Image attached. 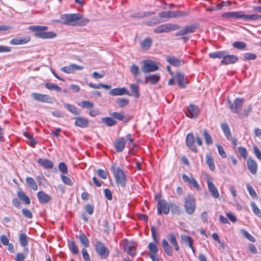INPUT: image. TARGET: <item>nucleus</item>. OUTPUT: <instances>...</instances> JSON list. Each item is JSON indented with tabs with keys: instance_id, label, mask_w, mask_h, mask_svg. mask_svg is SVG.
<instances>
[{
	"instance_id": "1",
	"label": "nucleus",
	"mask_w": 261,
	"mask_h": 261,
	"mask_svg": "<svg viewBox=\"0 0 261 261\" xmlns=\"http://www.w3.org/2000/svg\"><path fill=\"white\" fill-rule=\"evenodd\" d=\"M60 18L61 20H56L54 21L67 25L84 26L86 25L89 21L87 18L83 17L79 13L63 14L61 15Z\"/></svg>"
},
{
	"instance_id": "2",
	"label": "nucleus",
	"mask_w": 261,
	"mask_h": 261,
	"mask_svg": "<svg viewBox=\"0 0 261 261\" xmlns=\"http://www.w3.org/2000/svg\"><path fill=\"white\" fill-rule=\"evenodd\" d=\"M28 29L34 32V36L38 38L43 39H52L56 37L57 34L53 32H45L48 30L47 26L31 25Z\"/></svg>"
},
{
	"instance_id": "3",
	"label": "nucleus",
	"mask_w": 261,
	"mask_h": 261,
	"mask_svg": "<svg viewBox=\"0 0 261 261\" xmlns=\"http://www.w3.org/2000/svg\"><path fill=\"white\" fill-rule=\"evenodd\" d=\"M151 232L154 243H150L148 245V248L149 250V256L153 261H160L156 255L158 252V248L156 246V244L158 243V234L156 228L155 226L153 225L151 226Z\"/></svg>"
},
{
	"instance_id": "4",
	"label": "nucleus",
	"mask_w": 261,
	"mask_h": 261,
	"mask_svg": "<svg viewBox=\"0 0 261 261\" xmlns=\"http://www.w3.org/2000/svg\"><path fill=\"white\" fill-rule=\"evenodd\" d=\"M112 169L117 184L124 187L126 185V176L123 171L119 168L115 169L114 166L112 167Z\"/></svg>"
},
{
	"instance_id": "5",
	"label": "nucleus",
	"mask_w": 261,
	"mask_h": 261,
	"mask_svg": "<svg viewBox=\"0 0 261 261\" xmlns=\"http://www.w3.org/2000/svg\"><path fill=\"white\" fill-rule=\"evenodd\" d=\"M94 246L96 252L101 259H106L108 258L110 254V251L102 242L99 241H97Z\"/></svg>"
},
{
	"instance_id": "6",
	"label": "nucleus",
	"mask_w": 261,
	"mask_h": 261,
	"mask_svg": "<svg viewBox=\"0 0 261 261\" xmlns=\"http://www.w3.org/2000/svg\"><path fill=\"white\" fill-rule=\"evenodd\" d=\"M179 26L175 24L166 23L156 27L153 30L154 33H168L179 29Z\"/></svg>"
},
{
	"instance_id": "7",
	"label": "nucleus",
	"mask_w": 261,
	"mask_h": 261,
	"mask_svg": "<svg viewBox=\"0 0 261 261\" xmlns=\"http://www.w3.org/2000/svg\"><path fill=\"white\" fill-rule=\"evenodd\" d=\"M185 208L187 214L191 215L194 213L195 208V201L194 197L189 195L186 196L185 199Z\"/></svg>"
},
{
	"instance_id": "8",
	"label": "nucleus",
	"mask_w": 261,
	"mask_h": 261,
	"mask_svg": "<svg viewBox=\"0 0 261 261\" xmlns=\"http://www.w3.org/2000/svg\"><path fill=\"white\" fill-rule=\"evenodd\" d=\"M245 102L242 98H236L233 103L229 100L228 101V107L232 113H238L240 112L242 107Z\"/></svg>"
},
{
	"instance_id": "9",
	"label": "nucleus",
	"mask_w": 261,
	"mask_h": 261,
	"mask_svg": "<svg viewBox=\"0 0 261 261\" xmlns=\"http://www.w3.org/2000/svg\"><path fill=\"white\" fill-rule=\"evenodd\" d=\"M159 19L156 17H153L150 20L145 22L146 25H152L156 24L162 22L166 21L169 19L167 11H162L158 14Z\"/></svg>"
},
{
	"instance_id": "10",
	"label": "nucleus",
	"mask_w": 261,
	"mask_h": 261,
	"mask_svg": "<svg viewBox=\"0 0 261 261\" xmlns=\"http://www.w3.org/2000/svg\"><path fill=\"white\" fill-rule=\"evenodd\" d=\"M136 243L133 241L124 240L123 241V247L124 250L126 253L134 257L136 254Z\"/></svg>"
},
{
	"instance_id": "11",
	"label": "nucleus",
	"mask_w": 261,
	"mask_h": 261,
	"mask_svg": "<svg viewBox=\"0 0 261 261\" xmlns=\"http://www.w3.org/2000/svg\"><path fill=\"white\" fill-rule=\"evenodd\" d=\"M31 96L35 100L41 102L52 103L54 101V98L47 94L32 93Z\"/></svg>"
},
{
	"instance_id": "12",
	"label": "nucleus",
	"mask_w": 261,
	"mask_h": 261,
	"mask_svg": "<svg viewBox=\"0 0 261 261\" xmlns=\"http://www.w3.org/2000/svg\"><path fill=\"white\" fill-rule=\"evenodd\" d=\"M170 204H168L165 200H159L157 204L158 214L161 215L163 213L165 215H167L170 211Z\"/></svg>"
},
{
	"instance_id": "13",
	"label": "nucleus",
	"mask_w": 261,
	"mask_h": 261,
	"mask_svg": "<svg viewBox=\"0 0 261 261\" xmlns=\"http://www.w3.org/2000/svg\"><path fill=\"white\" fill-rule=\"evenodd\" d=\"M182 178L184 182L188 183L189 185L195 188L197 191L201 190L199 185L193 176L189 177L186 174H182Z\"/></svg>"
},
{
	"instance_id": "14",
	"label": "nucleus",
	"mask_w": 261,
	"mask_h": 261,
	"mask_svg": "<svg viewBox=\"0 0 261 261\" xmlns=\"http://www.w3.org/2000/svg\"><path fill=\"white\" fill-rule=\"evenodd\" d=\"M31 37L30 36H25L22 37H16L11 39L10 43L11 45H18L25 44L29 42L31 40Z\"/></svg>"
},
{
	"instance_id": "15",
	"label": "nucleus",
	"mask_w": 261,
	"mask_h": 261,
	"mask_svg": "<svg viewBox=\"0 0 261 261\" xmlns=\"http://www.w3.org/2000/svg\"><path fill=\"white\" fill-rule=\"evenodd\" d=\"M200 110L199 108L194 105H190L187 109L186 115L191 118H196L197 117Z\"/></svg>"
},
{
	"instance_id": "16",
	"label": "nucleus",
	"mask_w": 261,
	"mask_h": 261,
	"mask_svg": "<svg viewBox=\"0 0 261 261\" xmlns=\"http://www.w3.org/2000/svg\"><path fill=\"white\" fill-rule=\"evenodd\" d=\"M186 142L187 146L190 149L195 153L197 152V147L194 144L195 139L193 134L189 133L187 135Z\"/></svg>"
},
{
	"instance_id": "17",
	"label": "nucleus",
	"mask_w": 261,
	"mask_h": 261,
	"mask_svg": "<svg viewBox=\"0 0 261 261\" xmlns=\"http://www.w3.org/2000/svg\"><path fill=\"white\" fill-rule=\"evenodd\" d=\"M247 166L249 171L253 175H255L257 171V164L251 157L247 161Z\"/></svg>"
},
{
	"instance_id": "18",
	"label": "nucleus",
	"mask_w": 261,
	"mask_h": 261,
	"mask_svg": "<svg viewBox=\"0 0 261 261\" xmlns=\"http://www.w3.org/2000/svg\"><path fill=\"white\" fill-rule=\"evenodd\" d=\"M238 61V57L233 55H228L226 51L223 59L221 63L223 64H232L236 63Z\"/></svg>"
},
{
	"instance_id": "19",
	"label": "nucleus",
	"mask_w": 261,
	"mask_h": 261,
	"mask_svg": "<svg viewBox=\"0 0 261 261\" xmlns=\"http://www.w3.org/2000/svg\"><path fill=\"white\" fill-rule=\"evenodd\" d=\"M109 94L112 96H121L124 94L130 95L127 89L124 87L113 89L109 92Z\"/></svg>"
},
{
	"instance_id": "20",
	"label": "nucleus",
	"mask_w": 261,
	"mask_h": 261,
	"mask_svg": "<svg viewBox=\"0 0 261 261\" xmlns=\"http://www.w3.org/2000/svg\"><path fill=\"white\" fill-rule=\"evenodd\" d=\"M207 182L208 189L212 196L214 198H218L219 197V193L216 187L208 179Z\"/></svg>"
},
{
	"instance_id": "21",
	"label": "nucleus",
	"mask_w": 261,
	"mask_h": 261,
	"mask_svg": "<svg viewBox=\"0 0 261 261\" xmlns=\"http://www.w3.org/2000/svg\"><path fill=\"white\" fill-rule=\"evenodd\" d=\"M145 79L150 84H156L160 80V74L159 73L156 74H148L145 75Z\"/></svg>"
},
{
	"instance_id": "22",
	"label": "nucleus",
	"mask_w": 261,
	"mask_h": 261,
	"mask_svg": "<svg viewBox=\"0 0 261 261\" xmlns=\"http://www.w3.org/2000/svg\"><path fill=\"white\" fill-rule=\"evenodd\" d=\"M74 124L75 125L81 128H86L89 125V120L85 117H79L75 118Z\"/></svg>"
},
{
	"instance_id": "23",
	"label": "nucleus",
	"mask_w": 261,
	"mask_h": 261,
	"mask_svg": "<svg viewBox=\"0 0 261 261\" xmlns=\"http://www.w3.org/2000/svg\"><path fill=\"white\" fill-rule=\"evenodd\" d=\"M125 145V140L122 137L118 138L114 142L115 148L118 152H121L123 150Z\"/></svg>"
},
{
	"instance_id": "24",
	"label": "nucleus",
	"mask_w": 261,
	"mask_h": 261,
	"mask_svg": "<svg viewBox=\"0 0 261 261\" xmlns=\"http://www.w3.org/2000/svg\"><path fill=\"white\" fill-rule=\"evenodd\" d=\"M175 79L180 88H184L186 86V84L188 83L184 74L180 72H177L176 73Z\"/></svg>"
},
{
	"instance_id": "25",
	"label": "nucleus",
	"mask_w": 261,
	"mask_h": 261,
	"mask_svg": "<svg viewBox=\"0 0 261 261\" xmlns=\"http://www.w3.org/2000/svg\"><path fill=\"white\" fill-rule=\"evenodd\" d=\"M166 60L171 65H181L185 64L183 60L177 58L174 56H168Z\"/></svg>"
},
{
	"instance_id": "26",
	"label": "nucleus",
	"mask_w": 261,
	"mask_h": 261,
	"mask_svg": "<svg viewBox=\"0 0 261 261\" xmlns=\"http://www.w3.org/2000/svg\"><path fill=\"white\" fill-rule=\"evenodd\" d=\"M37 198L41 203H46L48 202L50 199V196L43 191H39L37 194Z\"/></svg>"
},
{
	"instance_id": "27",
	"label": "nucleus",
	"mask_w": 261,
	"mask_h": 261,
	"mask_svg": "<svg viewBox=\"0 0 261 261\" xmlns=\"http://www.w3.org/2000/svg\"><path fill=\"white\" fill-rule=\"evenodd\" d=\"M37 162L40 165L46 169H51L53 167V162L48 159H39Z\"/></svg>"
},
{
	"instance_id": "28",
	"label": "nucleus",
	"mask_w": 261,
	"mask_h": 261,
	"mask_svg": "<svg viewBox=\"0 0 261 261\" xmlns=\"http://www.w3.org/2000/svg\"><path fill=\"white\" fill-rule=\"evenodd\" d=\"M162 246L165 253L169 256L173 255V251L172 247L169 245L168 241L166 239H163L162 242Z\"/></svg>"
},
{
	"instance_id": "29",
	"label": "nucleus",
	"mask_w": 261,
	"mask_h": 261,
	"mask_svg": "<svg viewBox=\"0 0 261 261\" xmlns=\"http://www.w3.org/2000/svg\"><path fill=\"white\" fill-rule=\"evenodd\" d=\"M169 19L172 18H177L183 17L188 15L186 12L180 11H167Z\"/></svg>"
},
{
	"instance_id": "30",
	"label": "nucleus",
	"mask_w": 261,
	"mask_h": 261,
	"mask_svg": "<svg viewBox=\"0 0 261 261\" xmlns=\"http://www.w3.org/2000/svg\"><path fill=\"white\" fill-rule=\"evenodd\" d=\"M19 242L20 245L24 248L28 245L29 237L21 231L19 232Z\"/></svg>"
},
{
	"instance_id": "31",
	"label": "nucleus",
	"mask_w": 261,
	"mask_h": 261,
	"mask_svg": "<svg viewBox=\"0 0 261 261\" xmlns=\"http://www.w3.org/2000/svg\"><path fill=\"white\" fill-rule=\"evenodd\" d=\"M222 17L227 18H242V11H236V12H229L224 13L222 14Z\"/></svg>"
},
{
	"instance_id": "32",
	"label": "nucleus",
	"mask_w": 261,
	"mask_h": 261,
	"mask_svg": "<svg viewBox=\"0 0 261 261\" xmlns=\"http://www.w3.org/2000/svg\"><path fill=\"white\" fill-rule=\"evenodd\" d=\"M241 18L244 19L245 20L255 21L261 19V15L256 14L246 15L242 11Z\"/></svg>"
},
{
	"instance_id": "33",
	"label": "nucleus",
	"mask_w": 261,
	"mask_h": 261,
	"mask_svg": "<svg viewBox=\"0 0 261 261\" xmlns=\"http://www.w3.org/2000/svg\"><path fill=\"white\" fill-rule=\"evenodd\" d=\"M83 69V66H64L61 68V70L67 73H73L75 70H80Z\"/></svg>"
},
{
	"instance_id": "34",
	"label": "nucleus",
	"mask_w": 261,
	"mask_h": 261,
	"mask_svg": "<svg viewBox=\"0 0 261 261\" xmlns=\"http://www.w3.org/2000/svg\"><path fill=\"white\" fill-rule=\"evenodd\" d=\"M17 195L19 199L23 202L25 204H30L31 201L29 197L27 195H25V194L20 189L18 191Z\"/></svg>"
},
{
	"instance_id": "35",
	"label": "nucleus",
	"mask_w": 261,
	"mask_h": 261,
	"mask_svg": "<svg viewBox=\"0 0 261 261\" xmlns=\"http://www.w3.org/2000/svg\"><path fill=\"white\" fill-rule=\"evenodd\" d=\"M168 238L171 244L173 245L174 247L175 250L176 251H178L179 250V246L176 240V237L173 233H170L168 235Z\"/></svg>"
},
{
	"instance_id": "36",
	"label": "nucleus",
	"mask_w": 261,
	"mask_h": 261,
	"mask_svg": "<svg viewBox=\"0 0 261 261\" xmlns=\"http://www.w3.org/2000/svg\"><path fill=\"white\" fill-rule=\"evenodd\" d=\"M64 107L70 112L75 114L79 115L81 113V111L78 109L74 105L65 103L64 104Z\"/></svg>"
},
{
	"instance_id": "37",
	"label": "nucleus",
	"mask_w": 261,
	"mask_h": 261,
	"mask_svg": "<svg viewBox=\"0 0 261 261\" xmlns=\"http://www.w3.org/2000/svg\"><path fill=\"white\" fill-rule=\"evenodd\" d=\"M27 185L34 191L38 190V186L34 179L31 177H27L25 179Z\"/></svg>"
},
{
	"instance_id": "38",
	"label": "nucleus",
	"mask_w": 261,
	"mask_h": 261,
	"mask_svg": "<svg viewBox=\"0 0 261 261\" xmlns=\"http://www.w3.org/2000/svg\"><path fill=\"white\" fill-rule=\"evenodd\" d=\"M225 51H225V50H222V51H218L213 52V53H210L208 55V56L210 58H212V59L218 58V59H223L224 56H225Z\"/></svg>"
},
{
	"instance_id": "39",
	"label": "nucleus",
	"mask_w": 261,
	"mask_h": 261,
	"mask_svg": "<svg viewBox=\"0 0 261 261\" xmlns=\"http://www.w3.org/2000/svg\"><path fill=\"white\" fill-rule=\"evenodd\" d=\"M221 128L227 139H231V132L229 126L226 123H223L221 125Z\"/></svg>"
},
{
	"instance_id": "40",
	"label": "nucleus",
	"mask_w": 261,
	"mask_h": 261,
	"mask_svg": "<svg viewBox=\"0 0 261 261\" xmlns=\"http://www.w3.org/2000/svg\"><path fill=\"white\" fill-rule=\"evenodd\" d=\"M101 120L108 126H113L117 123V121L111 117H103Z\"/></svg>"
},
{
	"instance_id": "41",
	"label": "nucleus",
	"mask_w": 261,
	"mask_h": 261,
	"mask_svg": "<svg viewBox=\"0 0 261 261\" xmlns=\"http://www.w3.org/2000/svg\"><path fill=\"white\" fill-rule=\"evenodd\" d=\"M206 163L208 166L211 170H215V165L214 162V160L212 156L210 154H207L206 155Z\"/></svg>"
},
{
	"instance_id": "42",
	"label": "nucleus",
	"mask_w": 261,
	"mask_h": 261,
	"mask_svg": "<svg viewBox=\"0 0 261 261\" xmlns=\"http://www.w3.org/2000/svg\"><path fill=\"white\" fill-rule=\"evenodd\" d=\"M152 39L149 37L145 38L142 42L141 46L144 50L148 49L151 45Z\"/></svg>"
},
{
	"instance_id": "43",
	"label": "nucleus",
	"mask_w": 261,
	"mask_h": 261,
	"mask_svg": "<svg viewBox=\"0 0 261 261\" xmlns=\"http://www.w3.org/2000/svg\"><path fill=\"white\" fill-rule=\"evenodd\" d=\"M23 251L24 253H18L16 254L15 261H24L29 250L27 248H24Z\"/></svg>"
},
{
	"instance_id": "44",
	"label": "nucleus",
	"mask_w": 261,
	"mask_h": 261,
	"mask_svg": "<svg viewBox=\"0 0 261 261\" xmlns=\"http://www.w3.org/2000/svg\"><path fill=\"white\" fill-rule=\"evenodd\" d=\"M181 241L185 244L187 245L189 247H191L193 244V239L188 236L181 235Z\"/></svg>"
},
{
	"instance_id": "45",
	"label": "nucleus",
	"mask_w": 261,
	"mask_h": 261,
	"mask_svg": "<svg viewBox=\"0 0 261 261\" xmlns=\"http://www.w3.org/2000/svg\"><path fill=\"white\" fill-rule=\"evenodd\" d=\"M203 136L204 138L205 143L207 145H210L213 144V141L212 136L210 135L208 131L205 129L203 130Z\"/></svg>"
},
{
	"instance_id": "46",
	"label": "nucleus",
	"mask_w": 261,
	"mask_h": 261,
	"mask_svg": "<svg viewBox=\"0 0 261 261\" xmlns=\"http://www.w3.org/2000/svg\"><path fill=\"white\" fill-rule=\"evenodd\" d=\"M232 46L239 50H245L246 49L247 44L242 41H236L232 43Z\"/></svg>"
},
{
	"instance_id": "47",
	"label": "nucleus",
	"mask_w": 261,
	"mask_h": 261,
	"mask_svg": "<svg viewBox=\"0 0 261 261\" xmlns=\"http://www.w3.org/2000/svg\"><path fill=\"white\" fill-rule=\"evenodd\" d=\"M80 243L85 247H88L89 246V241L84 233H81L79 236Z\"/></svg>"
},
{
	"instance_id": "48",
	"label": "nucleus",
	"mask_w": 261,
	"mask_h": 261,
	"mask_svg": "<svg viewBox=\"0 0 261 261\" xmlns=\"http://www.w3.org/2000/svg\"><path fill=\"white\" fill-rule=\"evenodd\" d=\"M77 105L83 108L86 109H92L94 107V103L88 100H83L78 103Z\"/></svg>"
},
{
	"instance_id": "49",
	"label": "nucleus",
	"mask_w": 261,
	"mask_h": 261,
	"mask_svg": "<svg viewBox=\"0 0 261 261\" xmlns=\"http://www.w3.org/2000/svg\"><path fill=\"white\" fill-rule=\"evenodd\" d=\"M68 247L70 250L74 254H77L79 250L75 243L74 241H71L68 242Z\"/></svg>"
},
{
	"instance_id": "50",
	"label": "nucleus",
	"mask_w": 261,
	"mask_h": 261,
	"mask_svg": "<svg viewBox=\"0 0 261 261\" xmlns=\"http://www.w3.org/2000/svg\"><path fill=\"white\" fill-rule=\"evenodd\" d=\"M170 206L171 212L173 214L178 215H179L180 213V208L178 205L174 203H170Z\"/></svg>"
},
{
	"instance_id": "51",
	"label": "nucleus",
	"mask_w": 261,
	"mask_h": 261,
	"mask_svg": "<svg viewBox=\"0 0 261 261\" xmlns=\"http://www.w3.org/2000/svg\"><path fill=\"white\" fill-rule=\"evenodd\" d=\"M119 107L122 108L128 105L129 100L124 98H117L116 101Z\"/></svg>"
},
{
	"instance_id": "52",
	"label": "nucleus",
	"mask_w": 261,
	"mask_h": 261,
	"mask_svg": "<svg viewBox=\"0 0 261 261\" xmlns=\"http://www.w3.org/2000/svg\"><path fill=\"white\" fill-rule=\"evenodd\" d=\"M130 89L132 90V91L133 92V95L135 97H139L140 96L139 94V87L136 84H133L130 85Z\"/></svg>"
},
{
	"instance_id": "53",
	"label": "nucleus",
	"mask_w": 261,
	"mask_h": 261,
	"mask_svg": "<svg viewBox=\"0 0 261 261\" xmlns=\"http://www.w3.org/2000/svg\"><path fill=\"white\" fill-rule=\"evenodd\" d=\"M45 87L50 90H55L57 91H60L61 90V88L58 85L49 83H46L45 85Z\"/></svg>"
},
{
	"instance_id": "54",
	"label": "nucleus",
	"mask_w": 261,
	"mask_h": 261,
	"mask_svg": "<svg viewBox=\"0 0 261 261\" xmlns=\"http://www.w3.org/2000/svg\"><path fill=\"white\" fill-rule=\"evenodd\" d=\"M159 69V66H143L142 71L144 73H148L155 71Z\"/></svg>"
},
{
	"instance_id": "55",
	"label": "nucleus",
	"mask_w": 261,
	"mask_h": 261,
	"mask_svg": "<svg viewBox=\"0 0 261 261\" xmlns=\"http://www.w3.org/2000/svg\"><path fill=\"white\" fill-rule=\"evenodd\" d=\"M130 71L132 74L136 78L138 77L141 74V72L139 71L138 66H131Z\"/></svg>"
},
{
	"instance_id": "56",
	"label": "nucleus",
	"mask_w": 261,
	"mask_h": 261,
	"mask_svg": "<svg viewBox=\"0 0 261 261\" xmlns=\"http://www.w3.org/2000/svg\"><path fill=\"white\" fill-rule=\"evenodd\" d=\"M245 60H253L256 58V55L253 53H246L243 54Z\"/></svg>"
},
{
	"instance_id": "57",
	"label": "nucleus",
	"mask_w": 261,
	"mask_h": 261,
	"mask_svg": "<svg viewBox=\"0 0 261 261\" xmlns=\"http://www.w3.org/2000/svg\"><path fill=\"white\" fill-rule=\"evenodd\" d=\"M246 187L250 196L253 199H256L257 195L253 188L249 184L247 185Z\"/></svg>"
},
{
	"instance_id": "58",
	"label": "nucleus",
	"mask_w": 261,
	"mask_h": 261,
	"mask_svg": "<svg viewBox=\"0 0 261 261\" xmlns=\"http://www.w3.org/2000/svg\"><path fill=\"white\" fill-rule=\"evenodd\" d=\"M242 232L243 236L250 241L252 242H254L255 241V238L252 236H251L246 230L243 229L242 230Z\"/></svg>"
},
{
	"instance_id": "59",
	"label": "nucleus",
	"mask_w": 261,
	"mask_h": 261,
	"mask_svg": "<svg viewBox=\"0 0 261 261\" xmlns=\"http://www.w3.org/2000/svg\"><path fill=\"white\" fill-rule=\"evenodd\" d=\"M112 117L114 118H115L118 120L122 121L123 120L124 116L122 113H118V112H113L111 114Z\"/></svg>"
},
{
	"instance_id": "60",
	"label": "nucleus",
	"mask_w": 261,
	"mask_h": 261,
	"mask_svg": "<svg viewBox=\"0 0 261 261\" xmlns=\"http://www.w3.org/2000/svg\"><path fill=\"white\" fill-rule=\"evenodd\" d=\"M97 173L99 177L103 179H106L107 178L108 172L101 169L97 170Z\"/></svg>"
},
{
	"instance_id": "61",
	"label": "nucleus",
	"mask_w": 261,
	"mask_h": 261,
	"mask_svg": "<svg viewBox=\"0 0 261 261\" xmlns=\"http://www.w3.org/2000/svg\"><path fill=\"white\" fill-rule=\"evenodd\" d=\"M61 177L62 181L65 184L68 185V186L72 185V182L69 177H68L66 176H65L64 175H61Z\"/></svg>"
},
{
	"instance_id": "62",
	"label": "nucleus",
	"mask_w": 261,
	"mask_h": 261,
	"mask_svg": "<svg viewBox=\"0 0 261 261\" xmlns=\"http://www.w3.org/2000/svg\"><path fill=\"white\" fill-rule=\"evenodd\" d=\"M187 34L192 33L195 32L197 27L195 25H190L185 27Z\"/></svg>"
},
{
	"instance_id": "63",
	"label": "nucleus",
	"mask_w": 261,
	"mask_h": 261,
	"mask_svg": "<svg viewBox=\"0 0 261 261\" xmlns=\"http://www.w3.org/2000/svg\"><path fill=\"white\" fill-rule=\"evenodd\" d=\"M59 169L61 172H62L63 174L67 173L68 170L66 165L63 163L61 162L59 165Z\"/></svg>"
},
{
	"instance_id": "64",
	"label": "nucleus",
	"mask_w": 261,
	"mask_h": 261,
	"mask_svg": "<svg viewBox=\"0 0 261 261\" xmlns=\"http://www.w3.org/2000/svg\"><path fill=\"white\" fill-rule=\"evenodd\" d=\"M85 208L89 215H91L93 214L94 212V206L92 204H87L85 205Z\"/></svg>"
}]
</instances>
